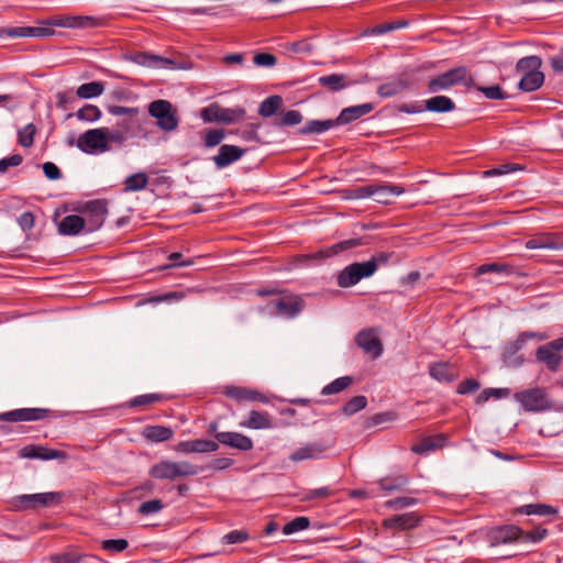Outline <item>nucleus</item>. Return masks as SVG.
Here are the masks:
<instances>
[{"instance_id":"obj_1","label":"nucleus","mask_w":563,"mask_h":563,"mask_svg":"<svg viewBox=\"0 0 563 563\" xmlns=\"http://www.w3.org/2000/svg\"><path fill=\"white\" fill-rule=\"evenodd\" d=\"M199 473V467L187 461L162 460L151 466L148 474L155 479L175 481L181 477L195 476Z\"/></svg>"},{"instance_id":"obj_2","label":"nucleus","mask_w":563,"mask_h":563,"mask_svg":"<svg viewBox=\"0 0 563 563\" xmlns=\"http://www.w3.org/2000/svg\"><path fill=\"white\" fill-rule=\"evenodd\" d=\"M148 113L156 119L157 126L165 132L178 128L179 118L176 108L164 99L154 100L148 104Z\"/></svg>"},{"instance_id":"obj_3","label":"nucleus","mask_w":563,"mask_h":563,"mask_svg":"<svg viewBox=\"0 0 563 563\" xmlns=\"http://www.w3.org/2000/svg\"><path fill=\"white\" fill-rule=\"evenodd\" d=\"M515 400L529 412H541L552 408V402L543 387H533L517 391L514 395Z\"/></svg>"},{"instance_id":"obj_4","label":"nucleus","mask_w":563,"mask_h":563,"mask_svg":"<svg viewBox=\"0 0 563 563\" xmlns=\"http://www.w3.org/2000/svg\"><path fill=\"white\" fill-rule=\"evenodd\" d=\"M62 499L63 494L59 492L20 495L14 499V507L18 510H37L54 507L60 504Z\"/></svg>"},{"instance_id":"obj_5","label":"nucleus","mask_w":563,"mask_h":563,"mask_svg":"<svg viewBox=\"0 0 563 563\" xmlns=\"http://www.w3.org/2000/svg\"><path fill=\"white\" fill-rule=\"evenodd\" d=\"M76 146L87 154H100L110 150L102 128L81 133L76 141Z\"/></svg>"},{"instance_id":"obj_6","label":"nucleus","mask_w":563,"mask_h":563,"mask_svg":"<svg viewBox=\"0 0 563 563\" xmlns=\"http://www.w3.org/2000/svg\"><path fill=\"white\" fill-rule=\"evenodd\" d=\"M80 212L86 232H93L100 229L106 220L108 213L107 203L103 200H92L87 202Z\"/></svg>"},{"instance_id":"obj_7","label":"nucleus","mask_w":563,"mask_h":563,"mask_svg":"<svg viewBox=\"0 0 563 563\" xmlns=\"http://www.w3.org/2000/svg\"><path fill=\"white\" fill-rule=\"evenodd\" d=\"M245 110L243 108H222L217 103L205 107L200 111V118L205 122L232 123L243 119Z\"/></svg>"},{"instance_id":"obj_8","label":"nucleus","mask_w":563,"mask_h":563,"mask_svg":"<svg viewBox=\"0 0 563 563\" xmlns=\"http://www.w3.org/2000/svg\"><path fill=\"white\" fill-rule=\"evenodd\" d=\"M466 77L465 67L452 68L445 73L438 75L428 82V91L437 93L440 91L449 90L451 87L462 82Z\"/></svg>"},{"instance_id":"obj_9","label":"nucleus","mask_w":563,"mask_h":563,"mask_svg":"<svg viewBox=\"0 0 563 563\" xmlns=\"http://www.w3.org/2000/svg\"><path fill=\"white\" fill-rule=\"evenodd\" d=\"M55 34L54 29L45 26L42 21L37 26H9L0 29V37H48Z\"/></svg>"},{"instance_id":"obj_10","label":"nucleus","mask_w":563,"mask_h":563,"mask_svg":"<svg viewBox=\"0 0 563 563\" xmlns=\"http://www.w3.org/2000/svg\"><path fill=\"white\" fill-rule=\"evenodd\" d=\"M48 409L44 408H20L0 413V421L7 422H30L40 421L47 417Z\"/></svg>"},{"instance_id":"obj_11","label":"nucleus","mask_w":563,"mask_h":563,"mask_svg":"<svg viewBox=\"0 0 563 563\" xmlns=\"http://www.w3.org/2000/svg\"><path fill=\"white\" fill-rule=\"evenodd\" d=\"M267 310L272 314L294 318L301 310V301L297 297L276 298L268 302Z\"/></svg>"},{"instance_id":"obj_12","label":"nucleus","mask_w":563,"mask_h":563,"mask_svg":"<svg viewBox=\"0 0 563 563\" xmlns=\"http://www.w3.org/2000/svg\"><path fill=\"white\" fill-rule=\"evenodd\" d=\"M328 446L321 441L307 442L294 450L289 455V460L296 463L307 460L323 459Z\"/></svg>"},{"instance_id":"obj_13","label":"nucleus","mask_w":563,"mask_h":563,"mask_svg":"<svg viewBox=\"0 0 563 563\" xmlns=\"http://www.w3.org/2000/svg\"><path fill=\"white\" fill-rule=\"evenodd\" d=\"M356 344L373 358H378L383 354V345L372 329L362 330L355 336Z\"/></svg>"},{"instance_id":"obj_14","label":"nucleus","mask_w":563,"mask_h":563,"mask_svg":"<svg viewBox=\"0 0 563 563\" xmlns=\"http://www.w3.org/2000/svg\"><path fill=\"white\" fill-rule=\"evenodd\" d=\"M528 250H563V239L556 233H540L525 242Z\"/></svg>"},{"instance_id":"obj_15","label":"nucleus","mask_w":563,"mask_h":563,"mask_svg":"<svg viewBox=\"0 0 563 563\" xmlns=\"http://www.w3.org/2000/svg\"><path fill=\"white\" fill-rule=\"evenodd\" d=\"M23 459H37L43 461L65 459L66 453L63 451L49 449L43 445L29 444L23 446L19 453Z\"/></svg>"},{"instance_id":"obj_16","label":"nucleus","mask_w":563,"mask_h":563,"mask_svg":"<svg viewBox=\"0 0 563 563\" xmlns=\"http://www.w3.org/2000/svg\"><path fill=\"white\" fill-rule=\"evenodd\" d=\"M245 152L246 150L236 145L224 144L220 146L218 154L212 157V162L218 169H223L241 159Z\"/></svg>"},{"instance_id":"obj_17","label":"nucleus","mask_w":563,"mask_h":563,"mask_svg":"<svg viewBox=\"0 0 563 563\" xmlns=\"http://www.w3.org/2000/svg\"><path fill=\"white\" fill-rule=\"evenodd\" d=\"M130 59L140 66L148 68L166 69L176 67V63L173 59L144 52L132 55Z\"/></svg>"},{"instance_id":"obj_18","label":"nucleus","mask_w":563,"mask_h":563,"mask_svg":"<svg viewBox=\"0 0 563 563\" xmlns=\"http://www.w3.org/2000/svg\"><path fill=\"white\" fill-rule=\"evenodd\" d=\"M421 518L416 512L396 515L383 520V527L395 530H410L419 526Z\"/></svg>"},{"instance_id":"obj_19","label":"nucleus","mask_w":563,"mask_h":563,"mask_svg":"<svg viewBox=\"0 0 563 563\" xmlns=\"http://www.w3.org/2000/svg\"><path fill=\"white\" fill-rule=\"evenodd\" d=\"M219 449L217 442L205 439H195L188 441H181L175 445V451L179 453H208L214 452Z\"/></svg>"},{"instance_id":"obj_20","label":"nucleus","mask_w":563,"mask_h":563,"mask_svg":"<svg viewBox=\"0 0 563 563\" xmlns=\"http://www.w3.org/2000/svg\"><path fill=\"white\" fill-rule=\"evenodd\" d=\"M214 437L221 444L240 451H250L253 449L252 439L239 432H218Z\"/></svg>"},{"instance_id":"obj_21","label":"nucleus","mask_w":563,"mask_h":563,"mask_svg":"<svg viewBox=\"0 0 563 563\" xmlns=\"http://www.w3.org/2000/svg\"><path fill=\"white\" fill-rule=\"evenodd\" d=\"M225 396L241 402V401H260L267 404L268 399L266 396L257 390L241 387V386H228L224 390Z\"/></svg>"},{"instance_id":"obj_22","label":"nucleus","mask_w":563,"mask_h":563,"mask_svg":"<svg viewBox=\"0 0 563 563\" xmlns=\"http://www.w3.org/2000/svg\"><path fill=\"white\" fill-rule=\"evenodd\" d=\"M363 244H364V242L362 239H349V240L341 241L336 244H333L327 249L320 250L314 254L308 255V257L314 258V260L325 258V257L336 255L341 252H345L347 250L354 249V247L363 245Z\"/></svg>"},{"instance_id":"obj_23","label":"nucleus","mask_w":563,"mask_h":563,"mask_svg":"<svg viewBox=\"0 0 563 563\" xmlns=\"http://www.w3.org/2000/svg\"><path fill=\"white\" fill-rule=\"evenodd\" d=\"M521 529L516 526H505L495 529L490 534L492 545L520 541Z\"/></svg>"},{"instance_id":"obj_24","label":"nucleus","mask_w":563,"mask_h":563,"mask_svg":"<svg viewBox=\"0 0 563 563\" xmlns=\"http://www.w3.org/2000/svg\"><path fill=\"white\" fill-rule=\"evenodd\" d=\"M240 426L247 429L261 430L272 429L274 427L273 419L268 412L252 410L249 418L240 422Z\"/></svg>"},{"instance_id":"obj_25","label":"nucleus","mask_w":563,"mask_h":563,"mask_svg":"<svg viewBox=\"0 0 563 563\" xmlns=\"http://www.w3.org/2000/svg\"><path fill=\"white\" fill-rule=\"evenodd\" d=\"M373 109L374 106L372 103H362L344 108L336 118V124L344 125L351 123L362 118L363 115L369 113Z\"/></svg>"},{"instance_id":"obj_26","label":"nucleus","mask_w":563,"mask_h":563,"mask_svg":"<svg viewBox=\"0 0 563 563\" xmlns=\"http://www.w3.org/2000/svg\"><path fill=\"white\" fill-rule=\"evenodd\" d=\"M373 198L376 202L387 205L390 198L405 192L404 187L389 184H374Z\"/></svg>"},{"instance_id":"obj_27","label":"nucleus","mask_w":563,"mask_h":563,"mask_svg":"<svg viewBox=\"0 0 563 563\" xmlns=\"http://www.w3.org/2000/svg\"><path fill=\"white\" fill-rule=\"evenodd\" d=\"M84 231L86 232V229L81 216H66L58 223V232L63 235H77Z\"/></svg>"},{"instance_id":"obj_28","label":"nucleus","mask_w":563,"mask_h":563,"mask_svg":"<svg viewBox=\"0 0 563 563\" xmlns=\"http://www.w3.org/2000/svg\"><path fill=\"white\" fill-rule=\"evenodd\" d=\"M536 357L539 362L545 364L548 369L552 372H556L562 362V356L545 344L537 349Z\"/></svg>"},{"instance_id":"obj_29","label":"nucleus","mask_w":563,"mask_h":563,"mask_svg":"<svg viewBox=\"0 0 563 563\" xmlns=\"http://www.w3.org/2000/svg\"><path fill=\"white\" fill-rule=\"evenodd\" d=\"M409 88V82L402 78H395L389 80L377 88V93L382 98H390L406 91Z\"/></svg>"},{"instance_id":"obj_30","label":"nucleus","mask_w":563,"mask_h":563,"mask_svg":"<svg viewBox=\"0 0 563 563\" xmlns=\"http://www.w3.org/2000/svg\"><path fill=\"white\" fill-rule=\"evenodd\" d=\"M424 109L430 112L445 113L453 111L455 103L446 96H435L424 101Z\"/></svg>"},{"instance_id":"obj_31","label":"nucleus","mask_w":563,"mask_h":563,"mask_svg":"<svg viewBox=\"0 0 563 563\" xmlns=\"http://www.w3.org/2000/svg\"><path fill=\"white\" fill-rule=\"evenodd\" d=\"M446 437L443 434H437L424 438L420 443L412 446V451L417 454H427L431 451L441 449L445 445Z\"/></svg>"},{"instance_id":"obj_32","label":"nucleus","mask_w":563,"mask_h":563,"mask_svg":"<svg viewBox=\"0 0 563 563\" xmlns=\"http://www.w3.org/2000/svg\"><path fill=\"white\" fill-rule=\"evenodd\" d=\"M143 437L152 442H164L173 438L174 431L165 426H147L142 432Z\"/></svg>"},{"instance_id":"obj_33","label":"nucleus","mask_w":563,"mask_h":563,"mask_svg":"<svg viewBox=\"0 0 563 563\" xmlns=\"http://www.w3.org/2000/svg\"><path fill=\"white\" fill-rule=\"evenodd\" d=\"M318 82L330 91H340L351 85V82L346 80V76L343 74L321 76L318 78Z\"/></svg>"},{"instance_id":"obj_34","label":"nucleus","mask_w":563,"mask_h":563,"mask_svg":"<svg viewBox=\"0 0 563 563\" xmlns=\"http://www.w3.org/2000/svg\"><path fill=\"white\" fill-rule=\"evenodd\" d=\"M544 82V74L541 70L522 75L519 81V89L526 92L538 90Z\"/></svg>"},{"instance_id":"obj_35","label":"nucleus","mask_w":563,"mask_h":563,"mask_svg":"<svg viewBox=\"0 0 563 563\" xmlns=\"http://www.w3.org/2000/svg\"><path fill=\"white\" fill-rule=\"evenodd\" d=\"M358 263H353L342 269L338 275V285L347 288L356 285L361 279L357 272Z\"/></svg>"},{"instance_id":"obj_36","label":"nucleus","mask_w":563,"mask_h":563,"mask_svg":"<svg viewBox=\"0 0 563 563\" xmlns=\"http://www.w3.org/2000/svg\"><path fill=\"white\" fill-rule=\"evenodd\" d=\"M67 29H91L100 25V20L90 15H66Z\"/></svg>"},{"instance_id":"obj_37","label":"nucleus","mask_w":563,"mask_h":563,"mask_svg":"<svg viewBox=\"0 0 563 563\" xmlns=\"http://www.w3.org/2000/svg\"><path fill=\"white\" fill-rule=\"evenodd\" d=\"M542 66V59L541 57L537 55H530L520 58L516 64V73L518 74H531L534 71L540 70Z\"/></svg>"},{"instance_id":"obj_38","label":"nucleus","mask_w":563,"mask_h":563,"mask_svg":"<svg viewBox=\"0 0 563 563\" xmlns=\"http://www.w3.org/2000/svg\"><path fill=\"white\" fill-rule=\"evenodd\" d=\"M104 91V84L101 81H90L80 85L76 95L81 99H91L101 96Z\"/></svg>"},{"instance_id":"obj_39","label":"nucleus","mask_w":563,"mask_h":563,"mask_svg":"<svg viewBox=\"0 0 563 563\" xmlns=\"http://www.w3.org/2000/svg\"><path fill=\"white\" fill-rule=\"evenodd\" d=\"M336 124L335 120H311L308 121L301 129V134H320L323 133Z\"/></svg>"},{"instance_id":"obj_40","label":"nucleus","mask_w":563,"mask_h":563,"mask_svg":"<svg viewBox=\"0 0 563 563\" xmlns=\"http://www.w3.org/2000/svg\"><path fill=\"white\" fill-rule=\"evenodd\" d=\"M429 374L438 382H452L455 375L451 366L442 362L430 365Z\"/></svg>"},{"instance_id":"obj_41","label":"nucleus","mask_w":563,"mask_h":563,"mask_svg":"<svg viewBox=\"0 0 563 563\" xmlns=\"http://www.w3.org/2000/svg\"><path fill=\"white\" fill-rule=\"evenodd\" d=\"M148 185V177L145 173L140 172L130 175L124 180V192L140 191L146 188Z\"/></svg>"},{"instance_id":"obj_42","label":"nucleus","mask_w":563,"mask_h":563,"mask_svg":"<svg viewBox=\"0 0 563 563\" xmlns=\"http://www.w3.org/2000/svg\"><path fill=\"white\" fill-rule=\"evenodd\" d=\"M409 484V477L406 475H397L394 477H384L378 482L382 490L390 493L395 490H401Z\"/></svg>"},{"instance_id":"obj_43","label":"nucleus","mask_w":563,"mask_h":563,"mask_svg":"<svg viewBox=\"0 0 563 563\" xmlns=\"http://www.w3.org/2000/svg\"><path fill=\"white\" fill-rule=\"evenodd\" d=\"M119 129H109L102 128L104 132V136L107 139V144H122L128 140V124L126 122L120 123Z\"/></svg>"},{"instance_id":"obj_44","label":"nucleus","mask_w":563,"mask_h":563,"mask_svg":"<svg viewBox=\"0 0 563 563\" xmlns=\"http://www.w3.org/2000/svg\"><path fill=\"white\" fill-rule=\"evenodd\" d=\"M283 104V99L280 96L274 95L266 98L261 102L258 108V114L268 118L275 114Z\"/></svg>"},{"instance_id":"obj_45","label":"nucleus","mask_w":563,"mask_h":563,"mask_svg":"<svg viewBox=\"0 0 563 563\" xmlns=\"http://www.w3.org/2000/svg\"><path fill=\"white\" fill-rule=\"evenodd\" d=\"M518 350L516 346L511 345L509 342L504 347L503 352V362L508 367H519L523 364L525 357L518 354Z\"/></svg>"},{"instance_id":"obj_46","label":"nucleus","mask_w":563,"mask_h":563,"mask_svg":"<svg viewBox=\"0 0 563 563\" xmlns=\"http://www.w3.org/2000/svg\"><path fill=\"white\" fill-rule=\"evenodd\" d=\"M514 272H515V268L512 265L504 264V263H487V264H483L476 268L477 275H483V274H487V273L511 275V274H514Z\"/></svg>"},{"instance_id":"obj_47","label":"nucleus","mask_w":563,"mask_h":563,"mask_svg":"<svg viewBox=\"0 0 563 563\" xmlns=\"http://www.w3.org/2000/svg\"><path fill=\"white\" fill-rule=\"evenodd\" d=\"M352 380L353 379L350 376L339 377V378L334 379L333 382H331L330 384L325 385L322 388L321 394L322 395L338 394V393L344 390L345 388H347L352 384Z\"/></svg>"},{"instance_id":"obj_48","label":"nucleus","mask_w":563,"mask_h":563,"mask_svg":"<svg viewBox=\"0 0 563 563\" xmlns=\"http://www.w3.org/2000/svg\"><path fill=\"white\" fill-rule=\"evenodd\" d=\"M225 137V133L221 129H208L202 133V141L206 147H214L219 145Z\"/></svg>"},{"instance_id":"obj_49","label":"nucleus","mask_w":563,"mask_h":563,"mask_svg":"<svg viewBox=\"0 0 563 563\" xmlns=\"http://www.w3.org/2000/svg\"><path fill=\"white\" fill-rule=\"evenodd\" d=\"M75 115L80 121L95 122L101 118V111L97 106L85 104L76 112Z\"/></svg>"},{"instance_id":"obj_50","label":"nucleus","mask_w":563,"mask_h":563,"mask_svg":"<svg viewBox=\"0 0 563 563\" xmlns=\"http://www.w3.org/2000/svg\"><path fill=\"white\" fill-rule=\"evenodd\" d=\"M366 405L367 399L365 396H355L343 406L342 412L345 416H352L364 409Z\"/></svg>"},{"instance_id":"obj_51","label":"nucleus","mask_w":563,"mask_h":563,"mask_svg":"<svg viewBox=\"0 0 563 563\" xmlns=\"http://www.w3.org/2000/svg\"><path fill=\"white\" fill-rule=\"evenodd\" d=\"M310 525V520L308 517H296L288 523H286L283 528V533L286 536L292 534L298 531H302L307 529Z\"/></svg>"},{"instance_id":"obj_52","label":"nucleus","mask_w":563,"mask_h":563,"mask_svg":"<svg viewBox=\"0 0 563 563\" xmlns=\"http://www.w3.org/2000/svg\"><path fill=\"white\" fill-rule=\"evenodd\" d=\"M35 134V126L30 123L18 132V142L23 147H30L33 145Z\"/></svg>"},{"instance_id":"obj_53","label":"nucleus","mask_w":563,"mask_h":563,"mask_svg":"<svg viewBox=\"0 0 563 563\" xmlns=\"http://www.w3.org/2000/svg\"><path fill=\"white\" fill-rule=\"evenodd\" d=\"M418 499L413 497H397L385 503V507L393 510H400L415 506Z\"/></svg>"},{"instance_id":"obj_54","label":"nucleus","mask_w":563,"mask_h":563,"mask_svg":"<svg viewBox=\"0 0 563 563\" xmlns=\"http://www.w3.org/2000/svg\"><path fill=\"white\" fill-rule=\"evenodd\" d=\"M523 511L527 515H539V516H549L555 515L558 512L556 509L549 505L543 504H530L523 507Z\"/></svg>"},{"instance_id":"obj_55","label":"nucleus","mask_w":563,"mask_h":563,"mask_svg":"<svg viewBox=\"0 0 563 563\" xmlns=\"http://www.w3.org/2000/svg\"><path fill=\"white\" fill-rule=\"evenodd\" d=\"M301 121L302 115L299 111L288 110L283 114V117L278 121L275 122V124L279 126H292L299 124Z\"/></svg>"},{"instance_id":"obj_56","label":"nucleus","mask_w":563,"mask_h":563,"mask_svg":"<svg viewBox=\"0 0 563 563\" xmlns=\"http://www.w3.org/2000/svg\"><path fill=\"white\" fill-rule=\"evenodd\" d=\"M250 536L247 531L245 530H233L228 533H225L221 538V542L223 544H235V543H242L249 540Z\"/></svg>"},{"instance_id":"obj_57","label":"nucleus","mask_w":563,"mask_h":563,"mask_svg":"<svg viewBox=\"0 0 563 563\" xmlns=\"http://www.w3.org/2000/svg\"><path fill=\"white\" fill-rule=\"evenodd\" d=\"M101 547L108 552L119 553L129 547V542L125 539H109L102 541Z\"/></svg>"},{"instance_id":"obj_58","label":"nucleus","mask_w":563,"mask_h":563,"mask_svg":"<svg viewBox=\"0 0 563 563\" xmlns=\"http://www.w3.org/2000/svg\"><path fill=\"white\" fill-rule=\"evenodd\" d=\"M548 536V530L543 528H537L531 531L523 532L521 530L520 541L521 542H540Z\"/></svg>"},{"instance_id":"obj_59","label":"nucleus","mask_w":563,"mask_h":563,"mask_svg":"<svg viewBox=\"0 0 563 563\" xmlns=\"http://www.w3.org/2000/svg\"><path fill=\"white\" fill-rule=\"evenodd\" d=\"M477 90L481 91L487 99L501 100L506 98V95L499 85H493L490 87L479 86L477 87Z\"/></svg>"},{"instance_id":"obj_60","label":"nucleus","mask_w":563,"mask_h":563,"mask_svg":"<svg viewBox=\"0 0 563 563\" xmlns=\"http://www.w3.org/2000/svg\"><path fill=\"white\" fill-rule=\"evenodd\" d=\"M163 398L159 394H145L134 397L130 400V407L147 406L159 401Z\"/></svg>"},{"instance_id":"obj_61","label":"nucleus","mask_w":563,"mask_h":563,"mask_svg":"<svg viewBox=\"0 0 563 563\" xmlns=\"http://www.w3.org/2000/svg\"><path fill=\"white\" fill-rule=\"evenodd\" d=\"M164 505L159 499H152L144 501L139 507V512L142 515L157 514L163 509Z\"/></svg>"},{"instance_id":"obj_62","label":"nucleus","mask_w":563,"mask_h":563,"mask_svg":"<svg viewBox=\"0 0 563 563\" xmlns=\"http://www.w3.org/2000/svg\"><path fill=\"white\" fill-rule=\"evenodd\" d=\"M357 268L360 279L371 277L377 271L376 258L358 263Z\"/></svg>"},{"instance_id":"obj_63","label":"nucleus","mask_w":563,"mask_h":563,"mask_svg":"<svg viewBox=\"0 0 563 563\" xmlns=\"http://www.w3.org/2000/svg\"><path fill=\"white\" fill-rule=\"evenodd\" d=\"M332 495H333V490L330 487H321V488L310 489L302 497V499L303 500L323 499V498H328Z\"/></svg>"},{"instance_id":"obj_64","label":"nucleus","mask_w":563,"mask_h":563,"mask_svg":"<svg viewBox=\"0 0 563 563\" xmlns=\"http://www.w3.org/2000/svg\"><path fill=\"white\" fill-rule=\"evenodd\" d=\"M81 556L75 553L65 552L51 558V563H79Z\"/></svg>"}]
</instances>
